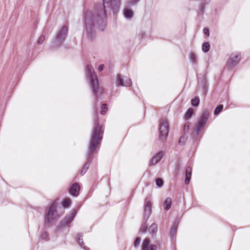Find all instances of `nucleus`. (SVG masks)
<instances>
[{"mask_svg":"<svg viewBox=\"0 0 250 250\" xmlns=\"http://www.w3.org/2000/svg\"><path fill=\"white\" fill-rule=\"evenodd\" d=\"M40 238L42 240L47 241L49 239V235L46 231L42 232L40 235Z\"/></svg>","mask_w":250,"mask_h":250,"instance_id":"nucleus-35","label":"nucleus"},{"mask_svg":"<svg viewBox=\"0 0 250 250\" xmlns=\"http://www.w3.org/2000/svg\"><path fill=\"white\" fill-rule=\"evenodd\" d=\"M241 60V54L239 53H232L230 55L229 62L227 66L229 67H232L237 65Z\"/></svg>","mask_w":250,"mask_h":250,"instance_id":"nucleus-12","label":"nucleus"},{"mask_svg":"<svg viewBox=\"0 0 250 250\" xmlns=\"http://www.w3.org/2000/svg\"><path fill=\"white\" fill-rule=\"evenodd\" d=\"M152 203L151 202L146 199L144 204V221L147 222L148 218L152 213Z\"/></svg>","mask_w":250,"mask_h":250,"instance_id":"nucleus-10","label":"nucleus"},{"mask_svg":"<svg viewBox=\"0 0 250 250\" xmlns=\"http://www.w3.org/2000/svg\"><path fill=\"white\" fill-rule=\"evenodd\" d=\"M77 213L76 209H72L69 214H67L64 219L61 221L58 226V231L63 229L65 227H69L70 224L73 222Z\"/></svg>","mask_w":250,"mask_h":250,"instance_id":"nucleus-6","label":"nucleus"},{"mask_svg":"<svg viewBox=\"0 0 250 250\" xmlns=\"http://www.w3.org/2000/svg\"><path fill=\"white\" fill-rule=\"evenodd\" d=\"M194 114V110L192 108H189L187 111L185 115V120L186 121L188 120Z\"/></svg>","mask_w":250,"mask_h":250,"instance_id":"nucleus-24","label":"nucleus"},{"mask_svg":"<svg viewBox=\"0 0 250 250\" xmlns=\"http://www.w3.org/2000/svg\"><path fill=\"white\" fill-rule=\"evenodd\" d=\"M148 231L150 234L152 238H155L158 231V225L156 223L152 224L148 228Z\"/></svg>","mask_w":250,"mask_h":250,"instance_id":"nucleus-19","label":"nucleus"},{"mask_svg":"<svg viewBox=\"0 0 250 250\" xmlns=\"http://www.w3.org/2000/svg\"><path fill=\"white\" fill-rule=\"evenodd\" d=\"M224 108L223 104H218L214 109L213 114L215 116H218L222 112Z\"/></svg>","mask_w":250,"mask_h":250,"instance_id":"nucleus-28","label":"nucleus"},{"mask_svg":"<svg viewBox=\"0 0 250 250\" xmlns=\"http://www.w3.org/2000/svg\"><path fill=\"white\" fill-rule=\"evenodd\" d=\"M200 104V99L199 97L196 96L192 99L191 104L193 107H197Z\"/></svg>","mask_w":250,"mask_h":250,"instance_id":"nucleus-29","label":"nucleus"},{"mask_svg":"<svg viewBox=\"0 0 250 250\" xmlns=\"http://www.w3.org/2000/svg\"><path fill=\"white\" fill-rule=\"evenodd\" d=\"M190 61L193 63L196 64L197 62V56L194 52H191L189 55Z\"/></svg>","mask_w":250,"mask_h":250,"instance_id":"nucleus-33","label":"nucleus"},{"mask_svg":"<svg viewBox=\"0 0 250 250\" xmlns=\"http://www.w3.org/2000/svg\"><path fill=\"white\" fill-rule=\"evenodd\" d=\"M156 244L151 243V240L149 238H146L144 239L141 245V250H157V245L159 244V241L155 242Z\"/></svg>","mask_w":250,"mask_h":250,"instance_id":"nucleus-9","label":"nucleus"},{"mask_svg":"<svg viewBox=\"0 0 250 250\" xmlns=\"http://www.w3.org/2000/svg\"><path fill=\"white\" fill-rule=\"evenodd\" d=\"M146 31L143 29H140L139 31H138L137 32L136 37L139 40H141L146 37Z\"/></svg>","mask_w":250,"mask_h":250,"instance_id":"nucleus-27","label":"nucleus"},{"mask_svg":"<svg viewBox=\"0 0 250 250\" xmlns=\"http://www.w3.org/2000/svg\"><path fill=\"white\" fill-rule=\"evenodd\" d=\"M140 0H127L125 3L124 7H128L130 9H133V8L137 6L139 3Z\"/></svg>","mask_w":250,"mask_h":250,"instance_id":"nucleus-21","label":"nucleus"},{"mask_svg":"<svg viewBox=\"0 0 250 250\" xmlns=\"http://www.w3.org/2000/svg\"><path fill=\"white\" fill-rule=\"evenodd\" d=\"M104 68V65L103 64H101L99 65V66L98 67V70L99 71H102L103 70Z\"/></svg>","mask_w":250,"mask_h":250,"instance_id":"nucleus-42","label":"nucleus"},{"mask_svg":"<svg viewBox=\"0 0 250 250\" xmlns=\"http://www.w3.org/2000/svg\"><path fill=\"white\" fill-rule=\"evenodd\" d=\"M187 139L188 137L187 135H185L183 133V135L182 136H181L179 139L178 144L180 146H184L187 140Z\"/></svg>","mask_w":250,"mask_h":250,"instance_id":"nucleus-31","label":"nucleus"},{"mask_svg":"<svg viewBox=\"0 0 250 250\" xmlns=\"http://www.w3.org/2000/svg\"><path fill=\"white\" fill-rule=\"evenodd\" d=\"M70 202H71L70 199L69 198H66V199H64L62 203L63 208H68L70 204Z\"/></svg>","mask_w":250,"mask_h":250,"instance_id":"nucleus-32","label":"nucleus"},{"mask_svg":"<svg viewBox=\"0 0 250 250\" xmlns=\"http://www.w3.org/2000/svg\"><path fill=\"white\" fill-rule=\"evenodd\" d=\"M77 242L81 248L83 249L84 250H90V249L88 247H86L84 245V243L83 241V234L81 233H79L77 235Z\"/></svg>","mask_w":250,"mask_h":250,"instance_id":"nucleus-20","label":"nucleus"},{"mask_svg":"<svg viewBox=\"0 0 250 250\" xmlns=\"http://www.w3.org/2000/svg\"><path fill=\"white\" fill-rule=\"evenodd\" d=\"M68 32V28L65 25L62 26L56 34L54 40L52 42V47L53 48L60 47L62 43L65 41Z\"/></svg>","mask_w":250,"mask_h":250,"instance_id":"nucleus-4","label":"nucleus"},{"mask_svg":"<svg viewBox=\"0 0 250 250\" xmlns=\"http://www.w3.org/2000/svg\"><path fill=\"white\" fill-rule=\"evenodd\" d=\"M57 208V202L54 201L49 205L47 211L44 215L45 225H50L53 222L56 221L58 215L56 211Z\"/></svg>","mask_w":250,"mask_h":250,"instance_id":"nucleus-5","label":"nucleus"},{"mask_svg":"<svg viewBox=\"0 0 250 250\" xmlns=\"http://www.w3.org/2000/svg\"><path fill=\"white\" fill-rule=\"evenodd\" d=\"M163 152L160 151L156 153L150 160L149 165L153 166L158 163L162 159Z\"/></svg>","mask_w":250,"mask_h":250,"instance_id":"nucleus-15","label":"nucleus"},{"mask_svg":"<svg viewBox=\"0 0 250 250\" xmlns=\"http://www.w3.org/2000/svg\"><path fill=\"white\" fill-rule=\"evenodd\" d=\"M178 223V221L176 220L173 222L171 229L169 233V236L172 240L175 239L176 236Z\"/></svg>","mask_w":250,"mask_h":250,"instance_id":"nucleus-17","label":"nucleus"},{"mask_svg":"<svg viewBox=\"0 0 250 250\" xmlns=\"http://www.w3.org/2000/svg\"><path fill=\"white\" fill-rule=\"evenodd\" d=\"M168 135V125L166 120L162 121L159 125V138L164 142L165 141Z\"/></svg>","mask_w":250,"mask_h":250,"instance_id":"nucleus-8","label":"nucleus"},{"mask_svg":"<svg viewBox=\"0 0 250 250\" xmlns=\"http://www.w3.org/2000/svg\"><path fill=\"white\" fill-rule=\"evenodd\" d=\"M209 118V114L208 109L202 110L199 119L197 121L195 126L199 128L203 129L206 125Z\"/></svg>","mask_w":250,"mask_h":250,"instance_id":"nucleus-7","label":"nucleus"},{"mask_svg":"<svg viewBox=\"0 0 250 250\" xmlns=\"http://www.w3.org/2000/svg\"><path fill=\"white\" fill-rule=\"evenodd\" d=\"M207 5V3L203 0L202 1L199 5V12L198 13V15H203L205 13V10L206 6Z\"/></svg>","mask_w":250,"mask_h":250,"instance_id":"nucleus-23","label":"nucleus"},{"mask_svg":"<svg viewBox=\"0 0 250 250\" xmlns=\"http://www.w3.org/2000/svg\"><path fill=\"white\" fill-rule=\"evenodd\" d=\"M202 87L203 88V91L205 93L208 92V84L205 78H203L201 82Z\"/></svg>","mask_w":250,"mask_h":250,"instance_id":"nucleus-26","label":"nucleus"},{"mask_svg":"<svg viewBox=\"0 0 250 250\" xmlns=\"http://www.w3.org/2000/svg\"><path fill=\"white\" fill-rule=\"evenodd\" d=\"M191 126V123L189 122H187L184 126L183 128V132L185 135H187L188 133V130L190 128Z\"/></svg>","mask_w":250,"mask_h":250,"instance_id":"nucleus-30","label":"nucleus"},{"mask_svg":"<svg viewBox=\"0 0 250 250\" xmlns=\"http://www.w3.org/2000/svg\"><path fill=\"white\" fill-rule=\"evenodd\" d=\"M108 110L107 105L106 104H103L101 107V114H104Z\"/></svg>","mask_w":250,"mask_h":250,"instance_id":"nucleus-36","label":"nucleus"},{"mask_svg":"<svg viewBox=\"0 0 250 250\" xmlns=\"http://www.w3.org/2000/svg\"><path fill=\"white\" fill-rule=\"evenodd\" d=\"M93 111L95 114L94 124L89 139L87 151L86 154V161L80 171V174L82 176L86 172L94 158V155L98 153L103 138L104 129V126L99 124L98 110L94 105H93Z\"/></svg>","mask_w":250,"mask_h":250,"instance_id":"nucleus-2","label":"nucleus"},{"mask_svg":"<svg viewBox=\"0 0 250 250\" xmlns=\"http://www.w3.org/2000/svg\"><path fill=\"white\" fill-rule=\"evenodd\" d=\"M192 175V168L191 167H188L185 171V184L186 185H188L190 183Z\"/></svg>","mask_w":250,"mask_h":250,"instance_id":"nucleus-16","label":"nucleus"},{"mask_svg":"<svg viewBox=\"0 0 250 250\" xmlns=\"http://www.w3.org/2000/svg\"><path fill=\"white\" fill-rule=\"evenodd\" d=\"M86 72L92 94L95 98V102H98L100 100L101 89L99 84L97 77L93 68L90 65L86 66Z\"/></svg>","mask_w":250,"mask_h":250,"instance_id":"nucleus-3","label":"nucleus"},{"mask_svg":"<svg viewBox=\"0 0 250 250\" xmlns=\"http://www.w3.org/2000/svg\"><path fill=\"white\" fill-rule=\"evenodd\" d=\"M121 6V0H102V3L95 6V11L83 12V26L87 39L92 41L95 37V28L104 31L106 26V13L112 10L118 12Z\"/></svg>","mask_w":250,"mask_h":250,"instance_id":"nucleus-1","label":"nucleus"},{"mask_svg":"<svg viewBox=\"0 0 250 250\" xmlns=\"http://www.w3.org/2000/svg\"><path fill=\"white\" fill-rule=\"evenodd\" d=\"M155 184L158 188H161L164 185V180L161 178H157L155 180Z\"/></svg>","mask_w":250,"mask_h":250,"instance_id":"nucleus-34","label":"nucleus"},{"mask_svg":"<svg viewBox=\"0 0 250 250\" xmlns=\"http://www.w3.org/2000/svg\"><path fill=\"white\" fill-rule=\"evenodd\" d=\"M45 40V37L44 36H41L38 41H37V43L39 45L42 44Z\"/></svg>","mask_w":250,"mask_h":250,"instance_id":"nucleus-40","label":"nucleus"},{"mask_svg":"<svg viewBox=\"0 0 250 250\" xmlns=\"http://www.w3.org/2000/svg\"><path fill=\"white\" fill-rule=\"evenodd\" d=\"M141 241V238L140 237H136L134 240V243H133V246L134 248L138 247Z\"/></svg>","mask_w":250,"mask_h":250,"instance_id":"nucleus-38","label":"nucleus"},{"mask_svg":"<svg viewBox=\"0 0 250 250\" xmlns=\"http://www.w3.org/2000/svg\"><path fill=\"white\" fill-rule=\"evenodd\" d=\"M172 199L170 197L167 198L164 202L163 207L165 210H169L172 206Z\"/></svg>","mask_w":250,"mask_h":250,"instance_id":"nucleus-22","label":"nucleus"},{"mask_svg":"<svg viewBox=\"0 0 250 250\" xmlns=\"http://www.w3.org/2000/svg\"><path fill=\"white\" fill-rule=\"evenodd\" d=\"M117 82L119 86L130 87L132 85L131 79L121 74H118L117 75Z\"/></svg>","mask_w":250,"mask_h":250,"instance_id":"nucleus-11","label":"nucleus"},{"mask_svg":"<svg viewBox=\"0 0 250 250\" xmlns=\"http://www.w3.org/2000/svg\"><path fill=\"white\" fill-rule=\"evenodd\" d=\"M204 34L206 36H209V30L208 27H205L203 29Z\"/></svg>","mask_w":250,"mask_h":250,"instance_id":"nucleus-41","label":"nucleus"},{"mask_svg":"<svg viewBox=\"0 0 250 250\" xmlns=\"http://www.w3.org/2000/svg\"><path fill=\"white\" fill-rule=\"evenodd\" d=\"M81 187L79 183H72L70 185L68 191L73 197H77L80 194Z\"/></svg>","mask_w":250,"mask_h":250,"instance_id":"nucleus-13","label":"nucleus"},{"mask_svg":"<svg viewBox=\"0 0 250 250\" xmlns=\"http://www.w3.org/2000/svg\"><path fill=\"white\" fill-rule=\"evenodd\" d=\"M123 14L125 19L127 20L131 19L134 16V12L133 9H130L128 7H124Z\"/></svg>","mask_w":250,"mask_h":250,"instance_id":"nucleus-18","label":"nucleus"},{"mask_svg":"<svg viewBox=\"0 0 250 250\" xmlns=\"http://www.w3.org/2000/svg\"><path fill=\"white\" fill-rule=\"evenodd\" d=\"M180 169H181L180 162L178 161V162H177V163L175 164V175H177L179 174Z\"/></svg>","mask_w":250,"mask_h":250,"instance_id":"nucleus-37","label":"nucleus"},{"mask_svg":"<svg viewBox=\"0 0 250 250\" xmlns=\"http://www.w3.org/2000/svg\"><path fill=\"white\" fill-rule=\"evenodd\" d=\"M202 129L195 126L193 132L190 135V139L194 144H197L201 139L200 133Z\"/></svg>","mask_w":250,"mask_h":250,"instance_id":"nucleus-14","label":"nucleus"},{"mask_svg":"<svg viewBox=\"0 0 250 250\" xmlns=\"http://www.w3.org/2000/svg\"><path fill=\"white\" fill-rule=\"evenodd\" d=\"M210 45L208 42H204L202 45V50L204 53H207L210 50Z\"/></svg>","mask_w":250,"mask_h":250,"instance_id":"nucleus-25","label":"nucleus"},{"mask_svg":"<svg viewBox=\"0 0 250 250\" xmlns=\"http://www.w3.org/2000/svg\"><path fill=\"white\" fill-rule=\"evenodd\" d=\"M146 222H145L144 225L140 229V230H139V233H144L146 231V228H147V226H146Z\"/></svg>","mask_w":250,"mask_h":250,"instance_id":"nucleus-39","label":"nucleus"}]
</instances>
